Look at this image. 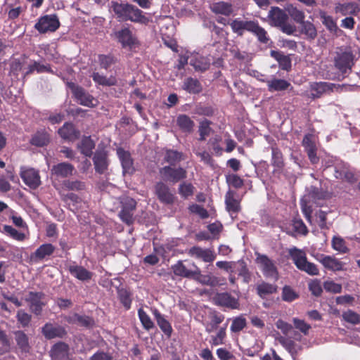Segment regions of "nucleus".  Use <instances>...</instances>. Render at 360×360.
<instances>
[{"label":"nucleus","mask_w":360,"mask_h":360,"mask_svg":"<svg viewBox=\"0 0 360 360\" xmlns=\"http://www.w3.org/2000/svg\"><path fill=\"white\" fill-rule=\"evenodd\" d=\"M289 255L293 261L296 267L310 276H318L319 269L317 266L312 262H308L306 253L295 247L289 250Z\"/></svg>","instance_id":"4"},{"label":"nucleus","mask_w":360,"mask_h":360,"mask_svg":"<svg viewBox=\"0 0 360 360\" xmlns=\"http://www.w3.org/2000/svg\"><path fill=\"white\" fill-rule=\"evenodd\" d=\"M268 18L271 25L280 28L283 33L290 35L296 30L295 26L288 22V15L279 7H271Z\"/></svg>","instance_id":"3"},{"label":"nucleus","mask_w":360,"mask_h":360,"mask_svg":"<svg viewBox=\"0 0 360 360\" xmlns=\"http://www.w3.org/2000/svg\"><path fill=\"white\" fill-rule=\"evenodd\" d=\"M271 165L274 167V173H281L285 167L283 155L277 147H271Z\"/></svg>","instance_id":"30"},{"label":"nucleus","mask_w":360,"mask_h":360,"mask_svg":"<svg viewBox=\"0 0 360 360\" xmlns=\"http://www.w3.org/2000/svg\"><path fill=\"white\" fill-rule=\"evenodd\" d=\"M316 259L328 270L332 271L344 270L345 264L333 256L322 254Z\"/></svg>","instance_id":"23"},{"label":"nucleus","mask_w":360,"mask_h":360,"mask_svg":"<svg viewBox=\"0 0 360 360\" xmlns=\"http://www.w3.org/2000/svg\"><path fill=\"white\" fill-rule=\"evenodd\" d=\"M211 124L212 122H210L208 120H205L200 122L198 129V132L200 135V137L198 139L199 141H205L207 136H208L210 134L212 131V128L210 127Z\"/></svg>","instance_id":"56"},{"label":"nucleus","mask_w":360,"mask_h":360,"mask_svg":"<svg viewBox=\"0 0 360 360\" xmlns=\"http://www.w3.org/2000/svg\"><path fill=\"white\" fill-rule=\"evenodd\" d=\"M334 84L326 82H313L310 84V96L312 99L321 98L324 94L332 91Z\"/></svg>","instance_id":"24"},{"label":"nucleus","mask_w":360,"mask_h":360,"mask_svg":"<svg viewBox=\"0 0 360 360\" xmlns=\"http://www.w3.org/2000/svg\"><path fill=\"white\" fill-rule=\"evenodd\" d=\"M155 193L158 199L162 203L172 205L174 202V195L170 191L168 186L162 181H159L155 184Z\"/></svg>","instance_id":"12"},{"label":"nucleus","mask_w":360,"mask_h":360,"mask_svg":"<svg viewBox=\"0 0 360 360\" xmlns=\"http://www.w3.org/2000/svg\"><path fill=\"white\" fill-rule=\"evenodd\" d=\"M95 146V142L90 136H84L77 144V148L82 155L90 158L93 154Z\"/></svg>","instance_id":"35"},{"label":"nucleus","mask_w":360,"mask_h":360,"mask_svg":"<svg viewBox=\"0 0 360 360\" xmlns=\"http://www.w3.org/2000/svg\"><path fill=\"white\" fill-rule=\"evenodd\" d=\"M20 177L24 183L31 188L35 189L41 184L39 172L33 168L22 170Z\"/></svg>","instance_id":"21"},{"label":"nucleus","mask_w":360,"mask_h":360,"mask_svg":"<svg viewBox=\"0 0 360 360\" xmlns=\"http://www.w3.org/2000/svg\"><path fill=\"white\" fill-rule=\"evenodd\" d=\"M176 124L181 131L191 134L193 131L194 122L186 115H179L176 118Z\"/></svg>","instance_id":"39"},{"label":"nucleus","mask_w":360,"mask_h":360,"mask_svg":"<svg viewBox=\"0 0 360 360\" xmlns=\"http://www.w3.org/2000/svg\"><path fill=\"white\" fill-rule=\"evenodd\" d=\"M68 270L72 276L83 282L90 281L94 275L91 271L75 263L69 265Z\"/></svg>","instance_id":"27"},{"label":"nucleus","mask_w":360,"mask_h":360,"mask_svg":"<svg viewBox=\"0 0 360 360\" xmlns=\"http://www.w3.org/2000/svg\"><path fill=\"white\" fill-rule=\"evenodd\" d=\"M334 67L343 77H347L355 64V55L349 48H338L333 59Z\"/></svg>","instance_id":"2"},{"label":"nucleus","mask_w":360,"mask_h":360,"mask_svg":"<svg viewBox=\"0 0 360 360\" xmlns=\"http://www.w3.org/2000/svg\"><path fill=\"white\" fill-rule=\"evenodd\" d=\"M256 260L260 264L265 277L273 278L274 281L278 279V271L275 264L266 255L258 254Z\"/></svg>","instance_id":"9"},{"label":"nucleus","mask_w":360,"mask_h":360,"mask_svg":"<svg viewBox=\"0 0 360 360\" xmlns=\"http://www.w3.org/2000/svg\"><path fill=\"white\" fill-rule=\"evenodd\" d=\"M184 155L181 152L175 150L168 149L166 150L164 160L169 163V166H175L184 159Z\"/></svg>","instance_id":"46"},{"label":"nucleus","mask_w":360,"mask_h":360,"mask_svg":"<svg viewBox=\"0 0 360 360\" xmlns=\"http://www.w3.org/2000/svg\"><path fill=\"white\" fill-rule=\"evenodd\" d=\"M44 297V294L41 292H30L27 301L30 304V309L36 314L39 315L42 311V308L45 305L41 300Z\"/></svg>","instance_id":"25"},{"label":"nucleus","mask_w":360,"mask_h":360,"mask_svg":"<svg viewBox=\"0 0 360 360\" xmlns=\"http://www.w3.org/2000/svg\"><path fill=\"white\" fill-rule=\"evenodd\" d=\"M128 20L134 22L147 25L150 22V18L146 16L141 10L132 5V8H131L130 13L127 18V21Z\"/></svg>","instance_id":"41"},{"label":"nucleus","mask_w":360,"mask_h":360,"mask_svg":"<svg viewBox=\"0 0 360 360\" xmlns=\"http://www.w3.org/2000/svg\"><path fill=\"white\" fill-rule=\"evenodd\" d=\"M111 8L115 13L119 21H127L132 5L129 4H122L117 1L111 2Z\"/></svg>","instance_id":"29"},{"label":"nucleus","mask_w":360,"mask_h":360,"mask_svg":"<svg viewBox=\"0 0 360 360\" xmlns=\"http://www.w3.org/2000/svg\"><path fill=\"white\" fill-rule=\"evenodd\" d=\"M41 333L47 340L63 338L67 335V331L63 326L51 323L44 324L41 328Z\"/></svg>","instance_id":"15"},{"label":"nucleus","mask_w":360,"mask_h":360,"mask_svg":"<svg viewBox=\"0 0 360 360\" xmlns=\"http://www.w3.org/2000/svg\"><path fill=\"white\" fill-rule=\"evenodd\" d=\"M98 58L101 68L106 70L117 63V58L112 54H100Z\"/></svg>","instance_id":"54"},{"label":"nucleus","mask_w":360,"mask_h":360,"mask_svg":"<svg viewBox=\"0 0 360 360\" xmlns=\"http://www.w3.org/2000/svg\"><path fill=\"white\" fill-rule=\"evenodd\" d=\"M193 266L195 269L194 275L192 277L193 279L196 281L207 285L213 286L216 283V279L210 276V275H202L200 273V269L195 264V263L192 264Z\"/></svg>","instance_id":"44"},{"label":"nucleus","mask_w":360,"mask_h":360,"mask_svg":"<svg viewBox=\"0 0 360 360\" xmlns=\"http://www.w3.org/2000/svg\"><path fill=\"white\" fill-rule=\"evenodd\" d=\"M299 297V295L289 285H285L282 289V300L291 302Z\"/></svg>","instance_id":"58"},{"label":"nucleus","mask_w":360,"mask_h":360,"mask_svg":"<svg viewBox=\"0 0 360 360\" xmlns=\"http://www.w3.org/2000/svg\"><path fill=\"white\" fill-rule=\"evenodd\" d=\"M50 142V135L45 129L37 131L30 141L31 145L37 147L47 146Z\"/></svg>","instance_id":"34"},{"label":"nucleus","mask_w":360,"mask_h":360,"mask_svg":"<svg viewBox=\"0 0 360 360\" xmlns=\"http://www.w3.org/2000/svg\"><path fill=\"white\" fill-rule=\"evenodd\" d=\"M291 224L295 233L304 236L308 234L309 230L302 219L300 217H294Z\"/></svg>","instance_id":"51"},{"label":"nucleus","mask_w":360,"mask_h":360,"mask_svg":"<svg viewBox=\"0 0 360 360\" xmlns=\"http://www.w3.org/2000/svg\"><path fill=\"white\" fill-rule=\"evenodd\" d=\"M136 207V202L132 198H127L122 205L119 217L127 225H131L134 223L133 215Z\"/></svg>","instance_id":"17"},{"label":"nucleus","mask_w":360,"mask_h":360,"mask_svg":"<svg viewBox=\"0 0 360 360\" xmlns=\"http://www.w3.org/2000/svg\"><path fill=\"white\" fill-rule=\"evenodd\" d=\"M226 181L229 186H232L236 189L242 188L244 185V180L235 174L227 175L226 176Z\"/></svg>","instance_id":"60"},{"label":"nucleus","mask_w":360,"mask_h":360,"mask_svg":"<svg viewBox=\"0 0 360 360\" xmlns=\"http://www.w3.org/2000/svg\"><path fill=\"white\" fill-rule=\"evenodd\" d=\"M302 146L304 148L308 158L312 164H316L319 158L317 157V148L314 140V136L311 134H306L302 140Z\"/></svg>","instance_id":"20"},{"label":"nucleus","mask_w":360,"mask_h":360,"mask_svg":"<svg viewBox=\"0 0 360 360\" xmlns=\"http://www.w3.org/2000/svg\"><path fill=\"white\" fill-rule=\"evenodd\" d=\"M226 326L227 325L226 324L224 327H221L219 329L217 335L212 337V340L210 342L212 345L217 346L219 345H223L224 343V339L226 337Z\"/></svg>","instance_id":"61"},{"label":"nucleus","mask_w":360,"mask_h":360,"mask_svg":"<svg viewBox=\"0 0 360 360\" xmlns=\"http://www.w3.org/2000/svg\"><path fill=\"white\" fill-rule=\"evenodd\" d=\"M229 25L233 32L239 37H242L245 31H247L255 35L262 44H266L270 41L266 30L260 26L257 20H243L236 18Z\"/></svg>","instance_id":"1"},{"label":"nucleus","mask_w":360,"mask_h":360,"mask_svg":"<svg viewBox=\"0 0 360 360\" xmlns=\"http://www.w3.org/2000/svg\"><path fill=\"white\" fill-rule=\"evenodd\" d=\"M301 25V33L309 40H314L317 37V30L313 23L309 21H303Z\"/></svg>","instance_id":"47"},{"label":"nucleus","mask_w":360,"mask_h":360,"mask_svg":"<svg viewBox=\"0 0 360 360\" xmlns=\"http://www.w3.org/2000/svg\"><path fill=\"white\" fill-rule=\"evenodd\" d=\"M117 154L121 162L123 172L132 174L134 172V167L130 153L122 148H118L117 149Z\"/></svg>","instance_id":"28"},{"label":"nucleus","mask_w":360,"mask_h":360,"mask_svg":"<svg viewBox=\"0 0 360 360\" xmlns=\"http://www.w3.org/2000/svg\"><path fill=\"white\" fill-rule=\"evenodd\" d=\"M115 34L122 48L127 47L129 49H132L139 45V40L128 27L121 29L116 32Z\"/></svg>","instance_id":"11"},{"label":"nucleus","mask_w":360,"mask_h":360,"mask_svg":"<svg viewBox=\"0 0 360 360\" xmlns=\"http://www.w3.org/2000/svg\"><path fill=\"white\" fill-rule=\"evenodd\" d=\"M224 316L217 311H213L210 314V321L205 326V330L207 333H212L217 330L218 326L224 320Z\"/></svg>","instance_id":"40"},{"label":"nucleus","mask_w":360,"mask_h":360,"mask_svg":"<svg viewBox=\"0 0 360 360\" xmlns=\"http://www.w3.org/2000/svg\"><path fill=\"white\" fill-rule=\"evenodd\" d=\"M278 290V286L276 284H271L262 281L256 287L257 295L261 298H265L266 296L276 293Z\"/></svg>","instance_id":"42"},{"label":"nucleus","mask_w":360,"mask_h":360,"mask_svg":"<svg viewBox=\"0 0 360 360\" xmlns=\"http://www.w3.org/2000/svg\"><path fill=\"white\" fill-rule=\"evenodd\" d=\"M60 27V21L56 14L45 15L39 18L34 28L41 34L53 32Z\"/></svg>","instance_id":"6"},{"label":"nucleus","mask_w":360,"mask_h":360,"mask_svg":"<svg viewBox=\"0 0 360 360\" xmlns=\"http://www.w3.org/2000/svg\"><path fill=\"white\" fill-rule=\"evenodd\" d=\"M66 86L71 90L73 96L80 105L89 108H94L97 105V100L95 99L92 95L86 91L83 87L76 84L73 82L68 81L66 82Z\"/></svg>","instance_id":"5"},{"label":"nucleus","mask_w":360,"mask_h":360,"mask_svg":"<svg viewBox=\"0 0 360 360\" xmlns=\"http://www.w3.org/2000/svg\"><path fill=\"white\" fill-rule=\"evenodd\" d=\"M179 193L185 199L194 193L195 187L191 183L183 182L179 186Z\"/></svg>","instance_id":"59"},{"label":"nucleus","mask_w":360,"mask_h":360,"mask_svg":"<svg viewBox=\"0 0 360 360\" xmlns=\"http://www.w3.org/2000/svg\"><path fill=\"white\" fill-rule=\"evenodd\" d=\"M91 77L96 84L103 86H112L116 85L117 83L115 76L110 75L108 77L98 72H93Z\"/></svg>","instance_id":"38"},{"label":"nucleus","mask_w":360,"mask_h":360,"mask_svg":"<svg viewBox=\"0 0 360 360\" xmlns=\"http://www.w3.org/2000/svg\"><path fill=\"white\" fill-rule=\"evenodd\" d=\"M215 305L230 309H239V299L232 296L229 292H217L213 297Z\"/></svg>","instance_id":"10"},{"label":"nucleus","mask_w":360,"mask_h":360,"mask_svg":"<svg viewBox=\"0 0 360 360\" xmlns=\"http://www.w3.org/2000/svg\"><path fill=\"white\" fill-rule=\"evenodd\" d=\"M358 9V6L354 3L338 4L335 10L336 13H341L342 15L355 14Z\"/></svg>","instance_id":"48"},{"label":"nucleus","mask_w":360,"mask_h":360,"mask_svg":"<svg viewBox=\"0 0 360 360\" xmlns=\"http://www.w3.org/2000/svg\"><path fill=\"white\" fill-rule=\"evenodd\" d=\"M309 196L313 200L327 199L330 194L328 191L323 190L321 188L311 187L309 193Z\"/></svg>","instance_id":"57"},{"label":"nucleus","mask_w":360,"mask_h":360,"mask_svg":"<svg viewBox=\"0 0 360 360\" xmlns=\"http://www.w3.org/2000/svg\"><path fill=\"white\" fill-rule=\"evenodd\" d=\"M181 88L191 94H198L202 90L200 81L191 77H188L184 80Z\"/></svg>","instance_id":"31"},{"label":"nucleus","mask_w":360,"mask_h":360,"mask_svg":"<svg viewBox=\"0 0 360 360\" xmlns=\"http://www.w3.org/2000/svg\"><path fill=\"white\" fill-rule=\"evenodd\" d=\"M320 18L323 25H324L328 30L334 32L337 31L338 25L332 16L328 15L325 11H321Z\"/></svg>","instance_id":"53"},{"label":"nucleus","mask_w":360,"mask_h":360,"mask_svg":"<svg viewBox=\"0 0 360 360\" xmlns=\"http://www.w3.org/2000/svg\"><path fill=\"white\" fill-rule=\"evenodd\" d=\"M266 82L268 86V89L270 91H284L291 86L289 82L282 79H273L271 80H267Z\"/></svg>","instance_id":"45"},{"label":"nucleus","mask_w":360,"mask_h":360,"mask_svg":"<svg viewBox=\"0 0 360 360\" xmlns=\"http://www.w3.org/2000/svg\"><path fill=\"white\" fill-rule=\"evenodd\" d=\"M55 250V246L51 243L42 244L34 252L31 253L30 260L34 264L39 263L45 258L51 256Z\"/></svg>","instance_id":"18"},{"label":"nucleus","mask_w":360,"mask_h":360,"mask_svg":"<svg viewBox=\"0 0 360 360\" xmlns=\"http://www.w3.org/2000/svg\"><path fill=\"white\" fill-rule=\"evenodd\" d=\"M2 233H6L7 236L18 241H23L26 238L25 233L18 231L10 225H4L3 226Z\"/></svg>","instance_id":"50"},{"label":"nucleus","mask_w":360,"mask_h":360,"mask_svg":"<svg viewBox=\"0 0 360 360\" xmlns=\"http://www.w3.org/2000/svg\"><path fill=\"white\" fill-rule=\"evenodd\" d=\"M74 166L68 162H60L54 165L51 169V174L56 178H67L72 175Z\"/></svg>","instance_id":"26"},{"label":"nucleus","mask_w":360,"mask_h":360,"mask_svg":"<svg viewBox=\"0 0 360 360\" xmlns=\"http://www.w3.org/2000/svg\"><path fill=\"white\" fill-rule=\"evenodd\" d=\"M60 136L68 141L73 142L80 136V131L72 122H65L58 131Z\"/></svg>","instance_id":"22"},{"label":"nucleus","mask_w":360,"mask_h":360,"mask_svg":"<svg viewBox=\"0 0 360 360\" xmlns=\"http://www.w3.org/2000/svg\"><path fill=\"white\" fill-rule=\"evenodd\" d=\"M270 56L278 63L281 69L286 71L291 69V59L288 56L284 55L281 51L275 50L270 51Z\"/></svg>","instance_id":"37"},{"label":"nucleus","mask_w":360,"mask_h":360,"mask_svg":"<svg viewBox=\"0 0 360 360\" xmlns=\"http://www.w3.org/2000/svg\"><path fill=\"white\" fill-rule=\"evenodd\" d=\"M292 322L296 329L299 330L304 335L309 334V330L311 329V326L307 323L304 320L298 318H293Z\"/></svg>","instance_id":"64"},{"label":"nucleus","mask_w":360,"mask_h":360,"mask_svg":"<svg viewBox=\"0 0 360 360\" xmlns=\"http://www.w3.org/2000/svg\"><path fill=\"white\" fill-rule=\"evenodd\" d=\"M334 176L336 179L347 181L349 184H354L358 178L354 171L349 165L343 162H337L334 166Z\"/></svg>","instance_id":"8"},{"label":"nucleus","mask_w":360,"mask_h":360,"mask_svg":"<svg viewBox=\"0 0 360 360\" xmlns=\"http://www.w3.org/2000/svg\"><path fill=\"white\" fill-rule=\"evenodd\" d=\"M160 174L165 181L176 184L186 178L187 172L181 167L165 166L160 169Z\"/></svg>","instance_id":"7"},{"label":"nucleus","mask_w":360,"mask_h":360,"mask_svg":"<svg viewBox=\"0 0 360 360\" xmlns=\"http://www.w3.org/2000/svg\"><path fill=\"white\" fill-rule=\"evenodd\" d=\"M172 269L175 276L188 278H192L195 272V269H188L181 260L172 265Z\"/></svg>","instance_id":"43"},{"label":"nucleus","mask_w":360,"mask_h":360,"mask_svg":"<svg viewBox=\"0 0 360 360\" xmlns=\"http://www.w3.org/2000/svg\"><path fill=\"white\" fill-rule=\"evenodd\" d=\"M287 11L288 13V15H289L297 23L300 24L304 21L305 15L304 11L298 9L297 7L290 5L287 8Z\"/></svg>","instance_id":"52"},{"label":"nucleus","mask_w":360,"mask_h":360,"mask_svg":"<svg viewBox=\"0 0 360 360\" xmlns=\"http://www.w3.org/2000/svg\"><path fill=\"white\" fill-rule=\"evenodd\" d=\"M210 10L215 14L229 16L233 12V5L226 1L214 2L210 5Z\"/></svg>","instance_id":"32"},{"label":"nucleus","mask_w":360,"mask_h":360,"mask_svg":"<svg viewBox=\"0 0 360 360\" xmlns=\"http://www.w3.org/2000/svg\"><path fill=\"white\" fill-rule=\"evenodd\" d=\"M93 162L96 173H106L110 163L108 153L104 150H96L93 157Z\"/></svg>","instance_id":"14"},{"label":"nucleus","mask_w":360,"mask_h":360,"mask_svg":"<svg viewBox=\"0 0 360 360\" xmlns=\"http://www.w3.org/2000/svg\"><path fill=\"white\" fill-rule=\"evenodd\" d=\"M236 192L231 189L225 194L226 210L231 215L241 211L240 200L236 198Z\"/></svg>","instance_id":"19"},{"label":"nucleus","mask_w":360,"mask_h":360,"mask_svg":"<svg viewBox=\"0 0 360 360\" xmlns=\"http://www.w3.org/2000/svg\"><path fill=\"white\" fill-rule=\"evenodd\" d=\"M138 316L144 329L150 330L155 327L153 321L142 308L139 309Z\"/></svg>","instance_id":"55"},{"label":"nucleus","mask_w":360,"mask_h":360,"mask_svg":"<svg viewBox=\"0 0 360 360\" xmlns=\"http://www.w3.org/2000/svg\"><path fill=\"white\" fill-rule=\"evenodd\" d=\"M70 349L68 344L59 341L51 346L49 354L52 360H63L69 357Z\"/></svg>","instance_id":"16"},{"label":"nucleus","mask_w":360,"mask_h":360,"mask_svg":"<svg viewBox=\"0 0 360 360\" xmlns=\"http://www.w3.org/2000/svg\"><path fill=\"white\" fill-rule=\"evenodd\" d=\"M247 321L243 316L235 318L231 326V330L233 333H238L245 328Z\"/></svg>","instance_id":"62"},{"label":"nucleus","mask_w":360,"mask_h":360,"mask_svg":"<svg viewBox=\"0 0 360 360\" xmlns=\"http://www.w3.org/2000/svg\"><path fill=\"white\" fill-rule=\"evenodd\" d=\"M343 319L353 325H356L360 323V316L356 312L352 310H347L342 314Z\"/></svg>","instance_id":"63"},{"label":"nucleus","mask_w":360,"mask_h":360,"mask_svg":"<svg viewBox=\"0 0 360 360\" xmlns=\"http://www.w3.org/2000/svg\"><path fill=\"white\" fill-rule=\"evenodd\" d=\"M64 319L69 324H77L88 329L94 328L96 325L93 317L87 315H81L77 313L66 316Z\"/></svg>","instance_id":"13"},{"label":"nucleus","mask_w":360,"mask_h":360,"mask_svg":"<svg viewBox=\"0 0 360 360\" xmlns=\"http://www.w3.org/2000/svg\"><path fill=\"white\" fill-rule=\"evenodd\" d=\"M131 292L125 288L117 289V297L121 304L128 310L131 308L132 300Z\"/></svg>","instance_id":"49"},{"label":"nucleus","mask_w":360,"mask_h":360,"mask_svg":"<svg viewBox=\"0 0 360 360\" xmlns=\"http://www.w3.org/2000/svg\"><path fill=\"white\" fill-rule=\"evenodd\" d=\"M15 340L20 349L22 353H29L31 349V347L29 342L28 336L22 330H17L14 332Z\"/></svg>","instance_id":"36"},{"label":"nucleus","mask_w":360,"mask_h":360,"mask_svg":"<svg viewBox=\"0 0 360 360\" xmlns=\"http://www.w3.org/2000/svg\"><path fill=\"white\" fill-rule=\"evenodd\" d=\"M154 317L161 330L167 338H170L173 332L171 323L164 317L162 314L157 309L153 311Z\"/></svg>","instance_id":"33"}]
</instances>
